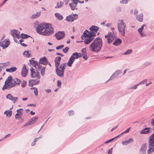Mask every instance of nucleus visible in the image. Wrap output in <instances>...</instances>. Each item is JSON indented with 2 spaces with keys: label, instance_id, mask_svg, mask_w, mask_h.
<instances>
[{
  "label": "nucleus",
  "instance_id": "nucleus-12",
  "mask_svg": "<svg viewBox=\"0 0 154 154\" xmlns=\"http://www.w3.org/2000/svg\"><path fill=\"white\" fill-rule=\"evenodd\" d=\"M10 44L9 41L5 39L0 42V46L2 47L3 49H5Z\"/></svg>",
  "mask_w": 154,
  "mask_h": 154
},
{
  "label": "nucleus",
  "instance_id": "nucleus-35",
  "mask_svg": "<svg viewBox=\"0 0 154 154\" xmlns=\"http://www.w3.org/2000/svg\"><path fill=\"white\" fill-rule=\"evenodd\" d=\"M78 54V53L77 52H75L73 53L72 56L70 57H72V58L73 59H74V60L75 59H77L78 58V57L77 56Z\"/></svg>",
  "mask_w": 154,
  "mask_h": 154
},
{
  "label": "nucleus",
  "instance_id": "nucleus-64",
  "mask_svg": "<svg viewBox=\"0 0 154 154\" xmlns=\"http://www.w3.org/2000/svg\"><path fill=\"white\" fill-rule=\"evenodd\" d=\"M81 38L82 39H85V38H86V37H85V35L84 34H82L81 36Z\"/></svg>",
  "mask_w": 154,
  "mask_h": 154
},
{
  "label": "nucleus",
  "instance_id": "nucleus-24",
  "mask_svg": "<svg viewBox=\"0 0 154 154\" xmlns=\"http://www.w3.org/2000/svg\"><path fill=\"white\" fill-rule=\"evenodd\" d=\"M75 61L74 59H73L72 57H70L69 60L67 63V65L69 67H71L72 65Z\"/></svg>",
  "mask_w": 154,
  "mask_h": 154
},
{
  "label": "nucleus",
  "instance_id": "nucleus-33",
  "mask_svg": "<svg viewBox=\"0 0 154 154\" xmlns=\"http://www.w3.org/2000/svg\"><path fill=\"white\" fill-rule=\"evenodd\" d=\"M12 111L6 110L5 111L4 114H6L7 116L10 117L12 115Z\"/></svg>",
  "mask_w": 154,
  "mask_h": 154
},
{
  "label": "nucleus",
  "instance_id": "nucleus-29",
  "mask_svg": "<svg viewBox=\"0 0 154 154\" xmlns=\"http://www.w3.org/2000/svg\"><path fill=\"white\" fill-rule=\"evenodd\" d=\"M11 35L14 37V35H15L17 33H20V32L18 30L16 29H13L11 30Z\"/></svg>",
  "mask_w": 154,
  "mask_h": 154
},
{
  "label": "nucleus",
  "instance_id": "nucleus-31",
  "mask_svg": "<svg viewBox=\"0 0 154 154\" xmlns=\"http://www.w3.org/2000/svg\"><path fill=\"white\" fill-rule=\"evenodd\" d=\"M64 3L63 2H58L57 4V5L56 8H60L62 7V6L63 5Z\"/></svg>",
  "mask_w": 154,
  "mask_h": 154
},
{
  "label": "nucleus",
  "instance_id": "nucleus-63",
  "mask_svg": "<svg viewBox=\"0 0 154 154\" xmlns=\"http://www.w3.org/2000/svg\"><path fill=\"white\" fill-rule=\"evenodd\" d=\"M138 13V11L135 9L134 10V14L135 15H136V14H137Z\"/></svg>",
  "mask_w": 154,
  "mask_h": 154
},
{
  "label": "nucleus",
  "instance_id": "nucleus-51",
  "mask_svg": "<svg viewBox=\"0 0 154 154\" xmlns=\"http://www.w3.org/2000/svg\"><path fill=\"white\" fill-rule=\"evenodd\" d=\"M34 94L36 96H37L38 95V89L37 88L35 89V90H34Z\"/></svg>",
  "mask_w": 154,
  "mask_h": 154
},
{
  "label": "nucleus",
  "instance_id": "nucleus-2",
  "mask_svg": "<svg viewBox=\"0 0 154 154\" xmlns=\"http://www.w3.org/2000/svg\"><path fill=\"white\" fill-rule=\"evenodd\" d=\"M61 57L57 56L54 60L55 66V72L57 75L59 77L62 78L64 76V73L66 67L67 66L66 63H63L60 64Z\"/></svg>",
  "mask_w": 154,
  "mask_h": 154
},
{
  "label": "nucleus",
  "instance_id": "nucleus-11",
  "mask_svg": "<svg viewBox=\"0 0 154 154\" xmlns=\"http://www.w3.org/2000/svg\"><path fill=\"white\" fill-rule=\"evenodd\" d=\"M122 73V71L120 70H118L116 71L110 77L109 79L107 81V82L109 80H112L114 79L117 78L118 77L119 75Z\"/></svg>",
  "mask_w": 154,
  "mask_h": 154
},
{
  "label": "nucleus",
  "instance_id": "nucleus-52",
  "mask_svg": "<svg viewBox=\"0 0 154 154\" xmlns=\"http://www.w3.org/2000/svg\"><path fill=\"white\" fill-rule=\"evenodd\" d=\"M150 124L154 126V118L152 119L150 122ZM153 130H154V127L153 128Z\"/></svg>",
  "mask_w": 154,
  "mask_h": 154
},
{
  "label": "nucleus",
  "instance_id": "nucleus-21",
  "mask_svg": "<svg viewBox=\"0 0 154 154\" xmlns=\"http://www.w3.org/2000/svg\"><path fill=\"white\" fill-rule=\"evenodd\" d=\"M13 83L14 84V87L17 85H20V82H21V80L17 78H14L13 79Z\"/></svg>",
  "mask_w": 154,
  "mask_h": 154
},
{
  "label": "nucleus",
  "instance_id": "nucleus-30",
  "mask_svg": "<svg viewBox=\"0 0 154 154\" xmlns=\"http://www.w3.org/2000/svg\"><path fill=\"white\" fill-rule=\"evenodd\" d=\"M29 51H25L23 53V55L26 57H29L31 55L30 53H29Z\"/></svg>",
  "mask_w": 154,
  "mask_h": 154
},
{
  "label": "nucleus",
  "instance_id": "nucleus-16",
  "mask_svg": "<svg viewBox=\"0 0 154 154\" xmlns=\"http://www.w3.org/2000/svg\"><path fill=\"white\" fill-rule=\"evenodd\" d=\"M28 72V69L26 68V66L24 64L23 67L21 72V75L23 77H25L26 76Z\"/></svg>",
  "mask_w": 154,
  "mask_h": 154
},
{
  "label": "nucleus",
  "instance_id": "nucleus-9",
  "mask_svg": "<svg viewBox=\"0 0 154 154\" xmlns=\"http://www.w3.org/2000/svg\"><path fill=\"white\" fill-rule=\"evenodd\" d=\"M78 18V15L76 14H70L66 17V20L69 22H72Z\"/></svg>",
  "mask_w": 154,
  "mask_h": 154
},
{
  "label": "nucleus",
  "instance_id": "nucleus-13",
  "mask_svg": "<svg viewBox=\"0 0 154 154\" xmlns=\"http://www.w3.org/2000/svg\"><path fill=\"white\" fill-rule=\"evenodd\" d=\"M94 37L91 35L86 36V38L84 41L85 44L86 45L89 44L94 39Z\"/></svg>",
  "mask_w": 154,
  "mask_h": 154
},
{
  "label": "nucleus",
  "instance_id": "nucleus-3",
  "mask_svg": "<svg viewBox=\"0 0 154 154\" xmlns=\"http://www.w3.org/2000/svg\"><path fill=\"white\" fill-rule=\"evenodd\" d=\"M102 45V38L98 37L95 38L90 45L89 49L91 52L97 53L100 51Z\"/></svg>",
  "mask_w": 154,
  "mask_h": 154
},
{
  "label": "nucleus",
  "instance_id": "nucleus-40",
  "mask_svg": "<svg viewBox=\"0 0 154 154\" xmlns=\"http://www.w3.org/2000/svg\"><path fill=\"white\" fill-rule=\"evenodd\" d=\"M132 52V50L131 49L128 50L125 53L123 54L124 55L129 54Z\"/></svg>",
  "mask_w": 154,
  "mask_h": 154
},
{
  "label": "nucleus",
  "instance_id": "nucleus-44",
  "mask_svg": "<svg viewBox=\"0 0 154 154\" xmlns=\"http://www.w3.org/2000/svg\"><path fill=\"white\" fill-rule=\"evenodd\" d=\"M130 0H122L120 1V3L121 4H127L128 2Z\"/></svg>",
  "mask_w": 154,
  "mask_h": 154
},
{
  "label": "nucleus",
  "instance_id": "nucleus-41",
  "mask_svg": "<svg viewBox=\"0 0 154 154\" xmlns=\"http://www.w3.org/2000/svg\"><path fill=\"white\" fill-rule=\"evenodd\" d=\"M7 64L6 63H0V66H1V68L2 69L3 68H5L6 66L7 65Z\"/></svg>",
  "mask_w": 154,
  "mask_h": 154
},
{
  "label": "nucleus",
  "instance_id": "nucleus-7",
  "mask_svg": "<svg viewBox=\"0 0 154 154\" xmlns=\"http://www.w3.org/2000/svg\"><path fill=\"white\" fill-rule=\"evenodd\" d=\"M99 28L95 26H92L90 28V35L91 36L95 37L96 35V33L99 30Z\"/></svg>",
  "mask_w": 154,
  "mask_h": 154
},
{
  "label": "nucleus",
  "instance_id": "nucleus-23",
  "mask_svg": "<svg viewBox=\"0 0 154 154\" xmlns=\"http://www.w3.org/2000/svg\"><path fill=\"white\" fill-rule=\"evenodd\" d=\"M136 19L139 22H142L143 21V14L141 13L136 16Z\"/></svg>",
  "mask_w": 154,
  "mask_h": 154
},
{
  "label": "nucleus",
  "instance_id": "nucleus-47",
  "mask_svg": "<svg viewBox=\"0 0 154 154\" xmlns=\"http://www.w3.org/2000/svg\"><path fill=\"white\" fill-rule=\"evenodd\" d=\"M107 43L108 44H110L113 41V39L111 38V37L110 38H108L107 39Z\"/></svg>",
  "mask_w": 154,
  "mask_h": 154
},
{
  "label": "nucleus",
  "instance_id": "nucleus-61",
  "mask_svg": "<svg viewBox=\"0 0 154 154\" xmlns=\"http://www.w3.org/2000/svg\"><path fill=\"white\" fill-rule=\"evenodd\" d=\"M23 110V109L22 108L20 109H17V113H19L20 112H21L20 111Z\"/></svg>",
  "mask_w": 154,
  "mask_h": 154
},
{
  "label": "nucleus",
  "instance_id": "nucleus-5",
  "mask_svg": "<svg viewBox=\"0 0 154 154\" xmlns=\"http://www.w3.org/2000/svg\"><path fill=\"white\" fill-rule=\"evenodd\" d=\"M29 61L31 64L33 65L34 66L35 68L37 69V71H40L41 74L42 75H43L45 74V69L46 68V66H42L38 64V63L32 59L29 60Z\"/></svg>",
  "mask_w": 154,
  "mask_h": 154
},
{
  "label": "nucleus",
  "instance_id": "nucleus-6",
  "mask_svg": "<svg viewBox=\"0 0 154 154\" xmlns=\"http://www.w3.org/2000/svg\"><path fill=\"white\" fill-rule=\"evenodd\" d=\"M119 23L118 24V28L119 32L121 35L124 36L125 34L126 24L123 22L122 20H119Z\"/></svg>",
  "mask_w": 154,
  "mask_h": 154
},
{
  "label": "nucleus",
  "instance_id": "nucleus-58",
  "mask_svg": "<svg viewBox=\"0 0 154 154\" xmlns=\"http://www.w3.org/2000/svg\"><path fill=\"white\" fill-rule=\"evenodd\" d=\"M131 129V127H129L126 130V131L124 132V133H127L128 132H129V130H130Z\"/></svg>",
  "mask_w": 154,
  "mask_h": 154
},
{
  "label": "nucleus",
  "instance_id": "nucleus-19",
  "mask_svg": "<svg viewBox=\"0 0 154 154\" xmlns=\"http://www.w3.org/2000/svg\"><path fill=\"white\" fill-rule=\"evenodd\" d=\"M48 63V62L46 57H44L41 58L39 60V64H42L44 65H46Z\"/></svg>",
  "mask_w": 154,
  "mask_h": 154
},
{
  "label": "nucleus",
  "instance_id": "nucleus-18",
  "mask_svg": "<svg viewBox=\"0 0 154 154\" xmlns=\"http://www.w3.org/2000/svg\"><path fill=\"white\" fill-rule=\"evenodd\" d=\"M147 144L145 143L142 145L140 149V153L141 154H146V150L147 149Z\"/></svg>",
  "mask_w": 154,
  "mask_h": 154
},
{
  "label": "nucleus",
  "instance_id": "nucleus-25",
  "mask_svg": "<svg viewBox=\"0 0 154 154\" xmlns=\"http://www.w3.org/2000/svg\"><path fill=\"white\" fill-rule=\"evenodd\" d=\"M133 140L132 138L130 139L129 140L122 142V144L123 145H127L128 144L132 142Z\"/></svg>",
  "mask_w": 154,
  "mask_h": 154
},
{
  "label": "nucleus",
  "instance_id": "nucleus-10",
  "mask_svg": "<svg viewBox=\"0 0 154 154\" xmlns=\"http://www.w3.org/2000/svg\"><path fill=\"white\" fill-rule=\"evenodd\" d=\"M38 119V117L35 116L34 117L31 118L30 120H29L26 124L24 125L23 126L25 127L26 126H29L31 125L34 124L36 123Z\"/></svg>",
  "mask_w": 154,
  "mask_h": 154
},
{
  "label": "nucleus",
  "instance_id": "nucleus-59",
  "mask_svg": "<svg viewBox=\"0 0 154 154\" xmlns=\"http://www.w3.org/2000/svg\"><path fill=\"white\" fill-rule=\"evenodd\" d=\"M83 55V54H81L80 53H78L77 56L78 57V58L81 57Z\"/></svg>",
  "mask_w": 154,
  "mask_h": 154
},
{
  "label": "nucleus",
  "instance_id": "nucleus-50",
  "mask_svg": "<svg viewBox=\"0 0 154 154\" xmlns=\"http://www.w3.org/2000/svg\"><path fill=\"white\" fill-rule=\"evenodd\" d=\"M10 69H11V72H14L17 69V68L15 67H13L11 68Z\"/></svg>",
  "mask_w": 154,
  "mask_h": 154
},
{
  "label": "nucleus",
  "instance_id": "nucleus-62",
  "mask_svg": "<svg viewBox=\"0 0 154 154\" xmlns=\"http://www.w3.org/2000/svg\"><path fill=\"white\" fill-rule=\"evenodd\" d=\"M46 92L47 93H50L51 91V90L50 89H48L45 90Z\"/></svg>",
  "mask_w": 154,
  "mask_h": 154
},
{
  "label": "nucleus",
  "instance_id": "nucleus-34",
  "mask_svg": "<svg viewBox=\"0 0 154 154\" xmlns=\"http://www.w3.org/2000/svg\"><path fill=\"white\" fill-rule=\"evenodd\" d=\"M138 31L140 35L142 37H143L146 36V34H145L144 33H143L142 32L143 31V30L140 29V28H139L138 29Z\"/></svg>",
  "mask_w": 154,
  "mask_h": 154
},
{
  "label": "nucleus",
  "instance_id": "nucleus-42",
  "mask_svg": "<svg viewBox=\"0 0 154 154\" xmlns=\"http://www.w3.org/2000/svg\"><path fill=\"white\" fill-rule=\"evenodd\" d=\"M111 34H112V32H109L108 33L107 35H105V37L106 38H107V39L108 38H110V37L111 36L112 37V36L111 35Z\"/></svg>",
  "mask_w": 154,
  "mask_h": 154
},
{
  "label": "nucleus",
  "instance_id": "nucleus-14",
  "mask_svg": "<svg viewBox=\"0 0 154 154\" xmlns=\"http://www.w3.org/2000/svg\"><path fill=\"white\" fill-rule=\"evenodd\" d=\"M65 34L63 32H58L55 34V36L57 40H60L64 36Z\"/></svg>",
  "mask_w": 154,
  "mask_h": 154
},
{
  "label": "nucleus",
  "instance_id": "nucleus-45",
  "mask_svg": "<svg viewBox=\"0 0 154 154\" xmlns=\"http://www.w3.org/2000/svg\"><path fill=\"white\" fill-rule=\"evenodd\" d=\"M147 81V79H145L144 80H143V81H141V82L139 83L138 84V85H142L144 84Z\"/></svg>",
  "mask_w": 154,
  "mask_h": 154
},
{
  "label": "nucleus",
  "instance_id": "nucleus-17",
  "mask_svg": "<svg viewBox=\"0 0 154 154\" xmlns=\"http://www.w3.org/2000/svg\"><path fill=\"white\" fill-rule=\"evenodd\" d=\"M152 131V129L151 128H145L143 129L140 133L141 134H146L150 133Z\"/></svg>",
  "mask_w": 154,
  "mask_h": 154
},
{
  "label": "nucleus",
  "instance_id": "nucleus-28",
  "mask_svg": "<svg viewBox=\"0 0 154 154\" xmlns=\"http://www.w3.org/2000/svg\"><path fill=\"white\" fill-rule=\"evenodd\" d=\"M40 12H39L38 14V12H37L36 14H32V16L30 18L33 19L39 17L40 15Z\"/></svg>",
  "mask_w": 154,
  "mask_h": 154
},
{
  "label": "nucleus",
  "instance_id": "nucleus-22",
  "mask_svg": "<svg viewBox=\"0 0 154 154\" xmlns=\"http://www.w3.org/2000/svg\"><path fill=\"white\" fill-rule=\"evenodd\" d=\"M122 40L119 38H117L116 39L113 43V44L116 46L119 45L122 43Z\"/></svg>",
  "mask_w": 154,
  "mask_h": 154
},
{
  "label": "nucleus",
  "instance_id": "nucleus-32",
  "mask_svg": "<svg viewBox=\"0 0 154 154\" xmlns=\"http://www.w3.org/2000/svg\"><path fill=\"white\" fill-rule=\"evenodd\" d=\"M69 6L70 7L71 9L73 11L75 9H77V8H76V6L73 4H71V3H69Z\"/></svg>",
  "mask_w": 154,
  "mask_h": 154
},
{
  "label": "nucleus",
  "instance_id": "nucleus-36",
  "mask_svg": "<svg viewBox=\"0 0 154 154\" xmlns=\"http://www.w3.org/2000/svg\"><path fill=\"white\" fill-rule=\"evenodd\" d=\"M21 38H22L25 39L27 38L28 37H30V36L27 34L22 33L21 34Z\"/></svg>",
  "mask_w": 154,
  "mask_h": 154
},
{
  "label": "nucleus",
  "instance_id": "nucleus-57",
  "mask_svg": "<svg viewBox=\"0 0 154 154\" xmlns=\"http://www.w3.org/2000/svg\"><path fill=\"white\" fill-rule=\"evenodd\" d=\"M20 33H17L15 35L18 38V39L20 38Z\"/></svg>",
  "mask_w": 154,
  "mask_h": 154
},
{
  "label": "nucleus",
  "instance_id": "nucleus-60",
  "mask_svg": "<svg viewBox=\"0 0 154 154\" xmlns=\"http://www.w3.org/2000/svg\"><path fill=\"white\" fill-rule=\"evenodd\" d=\"M112 149H109L108 151V154H112Z\"/></svg>",
  "mask_w": 154,
  "mask_h": 154
},
{
  "label": "nucleus",
  "instance_id": "nucleus-48",
  "mask_svg": "<svg viewBox=\"0 0 154 154\" xmlns=\"http://www.w3.org/2000/svg\"><path fill=\"white\" fill-rule=\"evenodd\" d=\"M64 47V45H59L58 46H57L56 47V49L57 50H59V49L63 48Z\"/></svg>",
  "mask_w": 154,
  "mask_h": 154
},
{
  "label": "nucleus",
  "instance_id": "nucleus-53",
  "mask_svg": "<svg viewBox=\"0 0 154 154\" xmlns=\"http://www.w3.org/2000/svg\"><path fill=\"white\" fill-rule=\"evenodd\" d=\"M72 2V3H71V4H74L75 5L77 6V5L78 4V2L79 1H71Z\"/></svg>",
  "mask_w": 154,
  "mask_h": 154
},
{
  "label": "nucleus",
  "instance_id": "nucleus-4",
  "mask_svg": "<svg viewBox=\"0 0 154 154\" xmlns=\"http://www.w3.org/2000/svg\"><path fill=\"white\" fill-rule=\"evenodd\" d=\"M13 79L11 76L9 75L6 79L5 82V85L3 86L2 89L4 90L5 89L9 90L11 88L14 87V84L12 82Z\"/></svg>",
  "mask_w": 154,
  "mask_h": 154
},
{
  "label": "nucleus",
  "instance_id": "nucleus-56",
  "mask_svg": "<svg viewBox=\"0 0 154 154\" xmlns=\"http://www.w3.org/2000/svg\"><path fill=\"white\" fill-rule=\"evenodd\" d=\"M83 56V58L86 60H87L88 59V57L87 54H85Z\"/></svg>",
  "mask_w": 154,
  "mask_h": 154
},
{
  "label": "nucleus",
  "instance_id": "nucleus-54",
  "mask_svg": "<svg viewBox=\"0 0 154 154\" xmlns=\"http://www.w3.org/2000/svg\"><path fill=\"white\" fill-rule=\"evenodd\" d=\"M81 52L83 53V55L86 54L85 48L82 49Z\"/></svg>",
  "mask_w": 154,
  "mask_h": 154
},
{
  "label": "nucleus",
  "instance_id": "nucleus-46",
  "mask_svg": "<svg viewBox=\"0 0 154 154\" xmlns=\"http://www.w3.org/2000/svg\"><path fill=\"white\" fill-rule=\"evenodd\" d=\"M68 113L69 116H71L74 114V111L73 110H70L68 111Z\"/></svg>",
  "mask_w": 154,
  "mask_h": 154
},
{
  "label": "nucleus",
  "instance_id": "nucleus-15",
  "mask_svg": "<svg viewBox=\"0 0 154 154\" xmlns=\"http://www.w3.org/2000/svg\"><path fill=\"white\" fill-rule=\"evenodd\" d=\"M6 97L7 99L11 100L14 103L18 100V97H13L12 95L10 94H8L6 96Z\"/></svg>",
  "mask_w": 154,
  "mask_h": 154
},
{
  "label": "nucleus",
  "instance_id": "nucleus-27",
  "mask_svg": "<svg viewBox=\"0 0 154 154\" xmlns=\"http://www.w3.org/2000/svg\"><path fill=\"white\" fill-rule=\"evenodd\" d=\"M23 115L22 112H20L19 113H17L15 115V118L16 119H20L21 118Z\"/></svg>",
  "mask_w": 154,
  "mask_h": 154
},
{
  "label": "nucleus",
  "instance_id": "nucleus-49",
  "mask_svg": "<svg viewBox=\"0 0 154 154\" xmlns=\"http://www.w3.org/2000/svg\"><path fill=\"white\" fill-rule=\"evenodd\" d=\"M57 86L58 87H61V82L60 80H58L57 82Z\"/></svg>",
  "mask_w": 154,
  "mask_h": 154
},
{
  "label": "nucleus",
  "instance_id": "nucleus-20",
  "mask_svg": "<svg viewBox=\"0 0 154 154\" xmlns=\"http://www.w3.org/2000/svg\"><path fill=\"white\" fill-rule=\"evenodd\" d=\"M39 82L38 79H32L29 81V85L31 87L33 85L38 84Z\"/></svg>",
  "mask_w": 154,
  "mask_h": 154
},
{
  "label": "nucleus",
  "instance_id": "nucleus-1",
  "mask_svg": "<svg viewBox=\"0 0 154 154\" xmlns=\"http://www.w3.org/2000/svg\"><path fill=\"white\" fill-rule=\"evenodd\" d=\"M37 32L41 35L49 36L54 33V29L51 24L44 25L43 23L38 25L36 29Z\"/></svg>",
  "mask_w": 154,
  "mask_h": 154
},
{
  "label": "nucleus",
  "instance_id": "nucleus-8",
  "mask_svg": "<svg viewBox=\"0 0 154 154\" xmlns=\"http://www.w3.org/2000/svg\"><path fill=\"white\" fill-rule=\"evenodd\" d=\"M36 72L35 71V69L32 68L30 69L31 74L30 75L32 77L35 78H38V79L40 78V71H37V69H36Z\"/></svg>",
  "mask_w": 154,
  "mask_h": 154
},
{
  "label": "nucleus",
  "instance_id": "nucleus-26",
  "mask_svg": "<svg viewBox=\"0 0 154 154\" xmlns=\"http://www.w3.org/2000/svg\"><path fill=\"white\" fill-rule=\"evenodd\" d=\"M55 15L59 20H61L63 19V16L59 13H55Z\"/></svg>",
  "mask_w": 154,
  "mask_h": 154
},
{
  "label": "nucleus",
  "instance_id": "nucleus-39",
  "mask_svg": "<svg viewBox=\"0 0 154 154\" xmlns=\"http://www.w3.org/2000/svg\"><path fill=\"white\" fill-rule=\"evenodd\" d=\"M139 85L138 84L134 85L132 87L128 88L129 89H135L137 88V86Z\"/></svg>",
  "mask_w": 154,
  "mask_h": 154
},
{
  "label": "nucleus",
  "instance_id": "nucleus-38",
  "mask_svg": "<svg viewBox=\"0 0 154 154\" xmlns=\"http://www.w3.org/2000/svg\"><path fill=\"white\" fill-rule=\"evenodd\" d=\"M26 84H27V82L26 81L23 80L22 82V83H21V87L23 88H24L26 86Z\"/></svg>",
  "mask_w": 154,
  "mask_h": 154
},
{
  "label": "nucleus",
  "instance_id": "nucleus-37",
  "mask_svg": "<svg viewBox=\"0 0 154 154\" xmlns=\"http://www.w3.org/2000/svg\"><path fill=\"white\" fill-rule=\"evenodd\" d=\"M90 31H88V30H85L84 33H83V34L84 35L85 37L89 35H90Z\"/></svg>",
  "mask_w": 154,
  "mask_h": 154
},
{
  "label": "nucleus",
  "instance_id": "nucleus-43",
  "mask_svg": "<svg viewBox=\"0 0 154 154\" xmlns=\"http://www.w3.org/2000/svg\"><path fill=\"white\" fill-rule=\"evenodd\" d=\"M69 50V48L68 47H66L65 48L63 49V52L65 53H67V51Z\"/></svg>",
  "mask_w": 154,
  "mask_h": 154
},
{
  "label": "nucleus",
  "instance_id": "nucleus-55",
  "mask_svg": "<svg viewBox=\"0 0 154 154\" xmlns=\"http://www.w3.org/2000/svg\"><path fill=\"white\" fill-rule=\"evenodd\" d=\"M121 8L120 7H118L116 8V11L117 12H120L121 10Z\"/></svg>",
  "mask_w": 154,
  "mask_h": 154
}]
</instances>
